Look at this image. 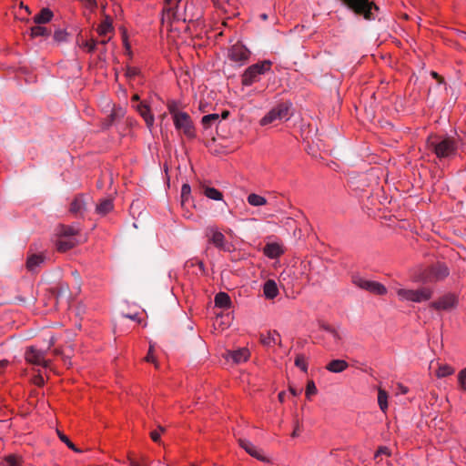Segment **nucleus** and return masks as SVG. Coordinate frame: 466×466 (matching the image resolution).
Here are the masks:
<instances>
[{
	"mask_svg": "<svg viewBox=\"0 0 466 466\" xmlns=\"http://www.w3.org/2000/svg\"><path fill=\"white\" fill-rule=\"evenodd\" d=\"M427 146L439 158L451 157L456 155L458 148L455 139L450 137L430 136Z\"/></svg>",
	"mask_w": 466,
	"mask_h": 466,
	"instance_id": "nucleus-1",
	"label": "nucleus"
},
{
	"mask_svg": "<svg viewBox=\"0 0 466 466\" xmlns=\"http://www.w3.org/2000/svg\"><path fill=\"white\" fill-rule=\"evenodd\" d=\"M271 66L272 62L269 60H263L249 66L241 76V84L245 86H250L258 82L261 76L270 71Z\"/></svg>",
	"mask_w": 466,
	"mask_h": 466,
	"instance_id": "nucleus-2",
	"label": "nucleus"
},
{
	"mask_svg": "<svg viewBox=\"0 0 466 466\" xmlns=\"http://www.w3.org/2000/svg\"><path fill=\"white\" fill-rule=\"evenodd\" d=\"M434 290L429 287H421L417 289H397L396 294L401 301H410L421 303L430 300L433 296Z\"/></svg>",
	"mask_w": 466,
	"mask_h": 466,
	"instance_id": "nucleus-3",
	"label": "nucleus"
},
{
	"mask_svg": "<svg viewBox=\"0 0 466 466\" xmlns=\"http://www.w3.org/2000/svg\"><path fill=\"white\" fill-rule=\"evenodd\" d=\"M450 274L445 264L437 263L425 268L419 276L418 280L423 283H436L443 280Z\"/></svg>",
	"mask_w": 466,
	"mask_h": 466,
	"instance_id": "nucleus-4",
	"label": "nucleus"
},
{
	"mask_svg": "<svg viewBox=\"0 0 466 466\" xmlns=\"http://www.w3.org/2000/svg\"><path fill=\"white\" fill-rule=\"evenodd\" d=\"M175 128L183 133L187 138L196 137V128L190 116L184 112L182 114H177L173 119Z\"/></svg>",
	"mask_w": 466,
	"mask_h": 466,
	"instance_id": "nucleus-5",
	"label": "nucleus"
},
{
	"mask_svg": "<svg viewBox=\"0 0 466 466\" xmlns=\"http://www.w3.org/2000/svg\"><path fill=\"white\" fill-rule=\"evenodd\" d=\"M289 107V105L284 103L277 105L261 118L260 125L267 126L276 121L288 120Z\"/></svg>",
	"mask_w": 466,
	"mask_h": 466,
	"instance_id": "nucleus-6",
	"label": "nucleus"
},
{
	"mask_svg": "<svg viewBox=\"0 0 466 466\" xmlns=\"http://www.w3.org/2000/svg\"><path fill=\"white\" fill-rule=\"evenodd\" d=\"M458 303V295L448 292L431 302L429 307L436 311H451L457 307Z\"/></svg>",
	"mask_w": 466,
	"mask_h": 466,
	"instance_id": "nucleus-7",
	"label": "nucleus"
},
{
	"mask_svg": "<svg viewBox=\"0 0 466 466\" xmlns=\"http://www.w3.org/2000/svg\"><path fill=\"white\" fill-rule=\"evenodd\" d=\"M352 283L358 288L367 290L375 295H385L387 293V288L377 281L367 279L360 276H353Z\"/></svg>",
	"mask_w": 466,
	"mask_h": 466,
	"instance_id": "nucleus-8",
	"label": "nucleus"
},
{
	"mask_svg": "<svg viewBox=\"0 0 466 466\" xmlns=\"http://www.w3.org/2000/svg\"><path fill=\"white\" fill-rule=\"evenodd\" d=\"M249 56V50L240 43L233 45L228 50V58L239 66L245 64L248 60Z\"/></svg>",
	"mask_w": 466,
	"mask_h": 466,
	"instance_id": "nucleus-9",
	"label": "nucleus"
},
{
	"mask_svg": "<svg viewBox=\"0 0 466 466\" xmlns=\"http://www.w3.org/2000/svg\"><path fill=\"white\" fill-rule=\"evenodd\" d=\"M25 358L27 362L44 368L49 367L50 364V361L46 360V351L37 350L35 347H29L26 350Z\"/></svg>",
	"mask_w": 466,
	"mask_h": 466,
	"instance_id": "nucleus-10",
	"label": "nucleus"
},
{
	"mask_svg": "<svg viewBox=\"0 0 466 466\" xmlns=\"http://www.w3.org/2000/svg\"><path fill=\"white\" fill-rule=\"evenodd\" d=\"M86 199L84 194L75 196L69 205V212L76 217H83L87 208Z\"/></svg>",
	"mask_w": 466,
	"mask_h": 466,
	"instance_id": "nucleus-11",
	"label": "nucleus"
},
{
	"mask_svg": "<svg viewBox=\"0 0 466 466\" xmlns=\"http://www.w3.org/2000/svg\"><path fill=\"white\" fill-rule=\"evenodd\" d=\"M238 443L250 456L261 461H268V458L263 454V451L258 449L252 442L248 440L239 439Z\"/></svg>",
	"mask_w": 466,
	"mask_h": 466,
	"instance_id": "nucleus-12",
	"label": "nucleus"
},
{
	"mask_svg": "<svg viewBox=\"0 0 466 466\" xmlns=\"http://www.w3.org/2000/svg\"><path fill=\"white\" fill-rule=\"evenodd\" d=\"M139 115L143 117L147 127L151 129L154 126L155 118L150 112L149 106L144 102L138 103L137 106H133Z\"/></svg>",
	"mask_w": 466,
	"mask_h": 466,
	"instance_id": "nucleus-13",
	"label": "nucleus"
},
{
	"mask_svg": "<svg viewBox=\"0 0 466 466\" xmlns=\"http://www.w3.org/2000/svg\"><path fill=\"white\" fill-rule=\"evenodd\" d=\"M79 243L78 238H61L57 237L56 240V249L60 252H66L74 247H76Z\"/></svg>",
	"mask_w": 466,
	"mask_h": 466,
	"instance_id": "nucleus-14",
	"label": "nucleus"
},
{
	"mask_svg": "<svg viewBox=\"0 0 466 466\" xmlns=\"http://www.w3.org/2000/svg\"><path fill=\"white\" fill-rule=\"evenodd\" d=\"M207 236L209 241L218 248H224L225 236L215 228H208Z\"/></svg>",
	"mask_w": 466,
	"mask_h": 466,
	"instance_id": "nucleus-15",
	"label": "nucleus"
},
{
	"mask_svg": "<svg viewBox=\"0 0 466 466\" xmlns=\"http://www.w3.org/2000/svg\"><path fill=\"white\" fill-rule=\"evenodd\" d=\"M80 229L75 226L59 225L56 228V237L61 238H76Z\"/></svg>",
	"mask_w": 466,
	"mask_h": 466,
	"instance_id": "nucleus-16",
	"label": "nucleus"
},
{
	"mask_svg": "<svg viewBox=\"0 0 466 466\" xmlns=\"http://www.w3.org/2000/svg\"><path fill=\"white\" fill-rule=\"evenodd\" d=\"M249 350L246 348H241L237 350L228 351L227 358L230 357L235 363L245 362L249 358Z\"/></svg>",
	"mask_w": 466,
	"mask_h": 466,
	"instance_id": "nucleus-17",
	"label": "nucleus"
},
{
	"mask_svg": "<svg viewBox=\"0 0 466 466\" xmlns=\"http://www.w3.org/2000/svg\"><path fill=\"white\" fill-rule=\"evenodd\" d=\"M260 341L263 345L270 347L280 343V335L275 330L268 331L260 335Z\"/></svg>",
	"mask_w": 466,
	"mask_h": 466,
	"instance_id": "nucleus-18",
	"label": "nucleus"
},
{
	"mask_svg": "<svg viewBox=\"0 0 466 466\" xmlns=\"http://www.w3.org/2000/svg\"><path fill=\"white\" fill-rule=\"evenodd\" d=\"M264 254L269 258H277L283 254V249L277 243H269L265 246Z\"/></svg>",
	"mask_w": 466,
	"mask_h": 466,
	"instance_id": "nucleus-19",
	"label": "nucleus"
},
{
	"mask_svg": "<svg viewBox=\"0 0 466 466\" xmlns=\"http://www.w3.org/2000/svg\"><path fill=\"white\" fill-rule=\"evenodd\" d=\"M348 367L349 364L346 360H333L326 366V369L330 372L339 373L346 370Z\"/></svg>",
	"mask_w": 466,
	"mask_h": 466,
	"instance_id": "nucleus-20",
	"label": "nucleus"
},
{
	"mask_svg": "<svg viewBox=\"0 0 466 466\" xmlns=\"http://www.w3.org/2000/svg\"><path fill=\"white\" fill-rule=\"evenodd\" d=\"M263 292L267 299H272L276 298L279 294V289L276 282L271 279L266 281L263 287Z\"/></svg>",
	"mask_w": 466,
	"mask_h": 466,
	"instance_id": "nucleus-21",
	"label": "nucleus"
},
{
	"mask_svg": "<svg viewBox=\"0 0 466 466\" xmlns=\"http://www.w3.org/2000/svg\"><path fill=\"white\" fill-rule=\"evenodd\" d=\"M216 307L221 309H229L231 305L230 297L226 292H219L215 296L214 299Z\"/></svg>",
	"mask_w": 466,
	"mask_h": 466,
	"instance_id": "nucleus-22",
	"label": "nucleus"
},
{
	"mask_svg": "<svg viewBox=\"0 0 466 466\" xmlns=\"http://www.w3.org/2000/svg\"><path fill=\"white\" fill-rule=\"evenodd\" d=\"M203 194L205 197H207L209 199L220 201L223 199V194L218 189L208 187V186H202Z\"/></svg>",
	"mask_w": 466,
	"mask_h": 466,
	"instance_id": "nucleus-23",
	"label": "nucleus"
},
{
	"mask_svg": "<svg viewBox=\"0 0 466 466\" xmlns=\"http://www.w3.org/2000/svg\"><path fill=\"white\" fill-rule=\"evenodd\" d=\"M45 260V257L39 254H33L27 258L26 268L30 271H34Z\"/></svg>",
	"mask_w": 466,
	"mask_h": 466,
	"instance_id": "nucleus-24",
	"label": "nucleus"
},
{
	"mask_svg": "<svg viewBox=\"0 0 466 466\" xmlns=\"http://www.w3.org/2000/svg\"><path fill=\"white\" fill-rule=\"evenodd\" d=\"M53 17V13L48 8H43L37 15L34 17V22L35 24L41 25L48 23Z\"/></svg>",
	"mask_w": 466,
	"mask_h": 466,
	"instance_id": "nucleus-25",
	"label": "nucleus"
},
{
	"mask_svg": "<svg viewBox=\"0 0 466 466\" xmlns=\"http://www.w3.org/2000/svg\"><path fill=\"white\" fill-rule=\"evenodd\" d=\"M220 116L218 114L206 115L201 119V125L205 129L210 128L212 126L219 122Z\"/></svg>",
	"mask_w": 466,
	"mask_h": 466,
	"instance_id": "nucleus-26",
	"label": "nucleus"
},
{
	"mask_svg": "<svg viewBox=\"0 0 466 466\" xmlns=\"http://www.w3.org/2000/svg\"><path fill=\"white\" fill-rule=\"evenodd\" d=\"M247 200L248 203L252 207H261L268 203L266 198L255 193L249 194L247 198Z\"/></svg>",
	"mask_w": 466,
	"mask_h": 466,
	"instance_id": "nucleus-27",
	"label": "nucleus"
},
{
	"mask_svg": "<svg viewBox=\"0 0 466 466\" xmlns=\"http://www.w3.org/2000/svg\"><path fill=\"white\" fill-rule=\"evenodd\" d=\"M114 208L113 201L109 198L103 199L96 206V212L100 215H106L109 213Z\"/></svg>",
	"mask_w": 466,
	"mask_h": 466,
	"instance_id": "nucleus-28",
	"label": "nucleus"
},
{
	"mask_svg": "<svg viewBox=\"0 0 466 466\" xmlns=\"http://www.w3.org/2000/svg\"><path fill=\"white\" fill-rule=\"evenodd\" d=\"M96 31L100 36H106L108 34H110L113 31V26L110 19L106 18L104 21H102L97 26Z\"/></svg>",
	"mask_w": 466,
	"mask_h": 466,
	"instance_id": "nucleus-29",
	"label": "nucleus"
},
{
	"mask_svg": "<svg viewBox=\"0 0 466 466\" xmlns=\"http://www.w3.org/2000/svg\"><path fill=\"white\" fill-rule=\"evenodd\" d=\"M455 370L448 364H439L438 370H436V377L439 379L448 377L454 373Z\"/></svg>",
	"mask_w": 466,
	"mask_h": 466,
	"instance_id": "nucleus-30",
	"label": "nucleus"
},
{
	"mask_svg": "<svg viewBox=\"0 0 466 466\" xmlns=\"http://www.w3.org/2000/svg\"><path fill=\"white\" fill-rule=\"evenodd\" d=\"M378 404L380 406V409L386 412L388 410V393L385 390L380 388L378 390Z\"/></svg>",
	"mask_w": 466,
	"mask_h": 466,
	"instance_id": "nucleus-31",
	"label": "nucleus"
},
{
	"mask_svg": "<svg viewBox=\"0 0 466 466\" xmlns=\"http://www.w3.org/2000/svg\"><path fill=\"white\" fill-rule=\"evenodd\" d=\"M181 0H165L164 10L171 14L173 16L176 15V11L180 4Z\"/></svg>",
	"mask_w": 466,
	"mask_h": 466,
	"instance_id": "nucleus-32",
	"label": "nucleus"
},
{
	"mask_svg": "<svg viewBox=\"0 0 466 466\" xmlns=\"http://www.w3.org/2000/svg\"><path fill=\"white\" fill-rule=\"evenodd\" d=\"M78 45L87 53H92L96 50L97 42L94 39L82 40L81 42H78Z\"/></svg>",
	"mask_w": 466,
	"mask_h": 466,
	"instance_id": "nucleus-33",
	"label": "nucleus"
},
{
	"mask_svg": "<svg viewBox=\"0 0 466 466\" xmlns=\"http://www.w3.org/2000/svg\"><path fill=\"white\" fill-rule=\"evenodd\" d=\"M50 35V31L46 27L40 25L31 27V36H46Z\"/></svg>",
	"mask_w": 466,
	"mask_h": 466,
	"instance_id": "nucleus-34",
	"label": "nucleus"
},
{
	"mask_svg": "<svg viewBox=\"0 0 466 466\" xmlns=\"http://www.w3.org/2000/svg\"><path fill=\"white\" fill-rule=\"evenodd\" d=\"M0 466H22L21 459L15 455H9L5 458Z\"/></svg>",
	"mask_w": 466,
	"mask_h": 466,
	"instance_id": "nucleus-35",
	"label": "nucleus"
},
{
	"mask_svg": "<svg viewBox=\"0 0 466 466\" xmlns=\"http://www.w3.org/2000/svg\"><path fill=\"white\" fill-rule=\"evenodd\" d=\"M317 387L313 380H309L306 387V397L310 400V398L317 394Z\"/></svg>",
	"mask_w": 466,
	"mask_h": 466,
	"instance_id": "nucleus-36",
	"label": "nucleus"
},
{
	"mask_svg": "<svg viewBox=\"0 0 466 466\" xmlns=\"http://www.w3.org/2000/svg\"><path fill=\"white\" fill-rule=\"evenodd\" d=\"M295 365L299 368L302 371L307 372L308 363L303 355H298L295 359Z\"/></svg>",
	"mask_w": 466,
	"mask_h": 466,
	"instance_id": "nucleus-37",
	"label": "nucleus"
},
{
	"mask_svg": "<svg viewBox=\"0 0 466 466\" xmlns=\"http://www.w3.org/2000/svg\"><path fill=\"white\" fill-rule=\"evenodd\" d=\"M57 433L61 441H63L69 449L76 452H80V451L75 446V444L69 440L67 436L61 433L60 431H57Z\"/></svg>",
	"mask_w": 466,
	"mask_h": 466,
	"instance_id": "nucleus-38",
	"label": "nucleus"
},
{
	"mask_svg": "<svg viewBox=\"0 0 466 466\" xmlns=\"http://www.w3.org/2000/svg\"><path fill=\"white\" fill-rule=\"evenodd\" d=\"M167 109H168L169 114H170V115H171V116H172V119H174V118H175V116H176L177 114H182V113H184V111L179 110V108H178V105H177V102H175V101H171V102H169V103L167 104Z\"/></svg>",
	"mask_w": 466,
	"mask_h": 466,
	"instance_id": "nucleus-39",
	"label": "nucleus"
},
{
	"mask_svg": "<svg viewBox=\"0 0 466 466\" xmlns=\"http://www.w3.org/2000/svg\"><path fill=\"white\" fill-rule=\"evenodd\" d=\"M191 194V187L188 184H184L181 187V202L182 205L187 201Z\"/></svg>",
	"mask_w": 466,
	"mask_h": 466,
	"instance_id": "nucleus-40",
	"label": "nucleus"
},
{
	"mask_svg": "<svg viewBox=\"0 0 466 466\" xmlns=\"http://www.w3.org/2000/svg\"><path fill=\"white\" fill-rule=\"evenodd\" d=\"M458 382L460 389L466 391V368L461 370L458 374Z\"/></svg>",
	"mask_w": 466,
	"mask_h": 466,
	"instance_id": "nucleus-41",
	"label": "nucleus"
},
{
	"mask_svg": "<svg viewBox=\"0 0 466 466\" xmlns=\"http://www.w3.org/2000/svg\"><path fill=\"white\" fill-rule=\"evenodd\" d=\"M145 360L147 362L154 363L156 367H157V363L156 361V358L154 356V346L150 344L147 356L145 357Z\"/></svg>",
	"mask_w": 466,
	"mask_h": 466,
	"instance_id": "nucleus-42",
	"label": "nucleus"
},
{
	"mask_svg": "<svg viewBox=\"0 0 466 466\" xmlns=\"http://www.w3.org/2000/svg\"><path fill=\"white\" fill-rule=\"evenodd\" d=\"M382 455H384L386 457H390V449L388 447H385V446L380 447L378 449V451H376V453H375V459H378V458H380Z\"/></svg>",
	"mask_w": 466,
	"mask_h": 466,
	"instance_id": "nucleus-43",
	"label": "nucleus"
},
{
	"mask_svg": "<svg viewBox=\"0 0 466 466\" xmlns=\"http://www.w3.org/2000/svg\"><path fill=\"white\" fill-rule=\"evenodd\" d=\"M67 34L63 30H56L54 34V39L56 42L66 41Z\"/></svg>",
	"mask_w": 466,
	"mask_h": 466,
	"instance_id": "nucleus-44",
	"label": "nucleus"
},
{
	"mask_svg": "<svg viewBox=\"0 0 466 466\" xmlns=\"http://www.w3.org/2000/svg\"><path fill=\"white\" fill-rule=\"evenodd\" d=\"M122 40H123V45L125 46V49H126L127 53L128 55H131V46H130V44L128 42L127 35L126 32H124L123 35H122Z\"/></svg>",
	"mask_w": 466,
	"mask_h": 466,
	"instance_id": "nucleus-45",
	"label": "nucleus"
},
{
	"mask_svg": "<svg viewBox=\"0 0 466 466\" xmlns=\"http://www.w3.org/2000/svg\"><path fill=\"white\" fill-rule=\"evenodd\" d=\"M128 461L130 466H147V461L144 458H142L141 461H137L129 457Z\"/></svg>",
	"mask_w": 466,
	"mask_h": 466,
	"instance_id": "nucleus-46",
	"label": "nucleus"
},
{
	"mask_svg": "<svg viewBox=\"0 0 466 466\" xmlns=\"http://www.w3.org/2000/svg\"><path fill=\"white\" fill-rule=\"evenodd\" d=\"M139 70L137 67H128L127 69V76L129 77L135 76L138 74Z\"/></svg>",
	"mask_w": 466,
	"mask_h": 466,
	"instance_id": "nucleus-47",
	"label": "nucleus"
},
{
	"mask_svg": "<svg viewBox=\"0 0 466 466\" xmlns=\"http://www.w3.org/2000/svg\"><path fill=\"white\" fill-rule=\"evenodd\" d=\"M214 5L219 8L225 9V4L228 2V0H212Z\"/></svg>",
	"mask_w": 466,
	"mask_h": 466,
	"instance_id": "nucleus-48",
	"label": "nucleus"
},
{
	"mask_svg": "<svg viewBox=\"0 0 466 466\" xmlns=\"http://www.w3.org/2000/svg\"><path fill=\"white\" fill-rule=\"evenodd\" d=\"M153 441L157 442L160 440V431H154L150 433Z\"/></svg>",
	"mask_w": 466,
	"mask_h": 466,
	"instance_id": "nucleus-49",
	"label": "nucleus"
},
{
	"mask_svg": "<svg viewBox=\"0 0 466 466\" xmlns=\"http://www.w3.org/2000/svg\"><path fill=\"white\" fill-rule=\"evenodd\" d=\"M398 389H399V391L401 393V394H406L408 393V388L400 383L398 384Z\"/></svg>",
	"mask_w": 466,
	"mask_h": 466,
	"instance_id": "nucleus-50",
	"label": "nucleus"
},
{
	"mask_svg": "<svg viewBox=\"0 0 466 466\" xmlns=\"http://www.w3.org/2000/svg\"><path fill=\"white\" fill-rule=\"evenodd\" d=\"M8 364V361L5 360H0V371L4 370Z\"/></svg>",
	"mask_w": 466,
	"mask_h": 466,
	"instance_id": "nucleus-51",
	"label": "nucleus"
},
{
	"mask_svg": "<svg viewBox=\"0 0 466 466\" xmlns=\"http://www.w3.org/2000/svg\"><path fill=\"white\" fill-rule=\"evenodd\" d=\"M289 391L291 392L292 395L297 396V395H299L301 392V390L298 391L295 389L290 387L289 388Z\"/></svg>",
	"mask_w": 466,
	"mask_h": 466,
	"instance_id": "nucleus-52",
	"label": "nucleus"
},
{
	"mask_svg": "<svg viewBox=\"0 0 466 466\" xmlns=\"http://www.w3.org/2000/svg\"><path fill=\"white\" fill-rule=\"evenodd\" d=\"M103 37L104 38L100 41L102 45H106L111 39V36H108L107 38H106V36Z\"/></svg>",
	"mask_w": 466,
	"mask_h": 466,
	"instance_id": "nucleus-53",
	"label": "nucleus"
},
{
	"mask_svg": "<svg viewBox=\"0 0 466 466\" xmlns=\"http://www.w3.org/2000/svg\"><path fill=\"white\" fill-rule=\"evenodd\" d=\"M139 101V96L137 94H135L132 96V102H138Z\"/></svg>",
	"mask_w": 466,
	"mask_h": 466,
	"instance_id": "nucleus-54",
	"label": "nucleus"
},
{
	"mask_svg": "<svg viewBox=\"0 0 466 466\" xmlns=\"http://www.w3.org/2000/svg\"><path fill=\"white\" fill-rule=\"evenodd\" d=\"M228 114H229V113H228V111H224V112L221 114V117H222L223 119H225V118H227V117H228Z\"/></svg>",
	"mask_w": 466,
	"mask_h": 466,
	"instance_id": "nucleus-55",
	"label": "nucleus"
},
{
	"mask_svg": "<svg viewBox=\"0 0 466 466\" xmlns=\"http://www.w3.org/2000/svg\"><path fill=\"white\" fill-rule=\"evenodd\" d=\"M55 342H56L55 338H54V337H51V338H50V341H49V347L53 346V345L55 344Z\"/></svg>",
	"mask_w": 466,
	"mask_h": 466,
	"instance_id": "nucleus-56",
	"label": "nucleus"
},
{
	"mask_svg": "<svg viewBox=\"0 0 466 466\" xmlns=\"http://www.w3.org/2000/svg\"><path fill=\"white\" fill-rule=\"evenodd\" d=\"M35 383H36L37 385H41V384H43V383H44V380H43L42 378H39V379H37V380H35Z\"/></svg>",
	"mask_w": 466,
	"mask_h": 466,
	"instance_id": "nucleus-57",
	"label": "nucleus"
},
{
	"mask_svg": "<svg viewBox=\"0 0 466 466\" xmlns=\"http://www.w3.org/2000/svg\"><path fill=\"white\" fill-rule=\"evenodd\" d=\"M284 395H285V393H284V392H280V393L279 394V400H280V401H283Z\"/></svg>",
	"mask_w": 466,
	"mask_h": 466,
	"instance_id": "nucleus-58",
	"label": "nucleus"
},
{
	"mask_svg": "<svg viewBox=\"0 0 466 466\" xmlns=\"http://www.w3.org/2000/svg\"><path fill=\"white\" fill-rule=\"evenodd\" d=\"M431 76L434 77V78H438L439 76L436 72H431Z\"/></svg>",
	"mask_w": 466,
	"mask_h": 466,
	"instance_id": "nucleus-59",
	"label": "nucleus"
},
{
	"mask_svg": "<svg viewBox=\"0 0 466 466\" xmlns=\"http://www.w3.org/2000/svg\"><path fill=\"white\" fill-rule=\"evenodd\" d=\"M261 17L265 20V19H267V15L264 14L261 15Z\"/></svg>",
	"mask_w": 466,
	"mask_h": 466,
	"instance_id": "nucleus-60",
	"label": "nucleus"
},
{
	"mask_svg": "<svg viewBox=\"0 0 466 466\" xmlns=\"http://www.w3.org/2000/svg\"><path fill=\"white\" fill-rule=\"evenodd\" d=\"M91 4L95 5V0H90Z\"/></svg>",
	"mask_w": 466,
	"mask_h": 466,
	"instance_id": "nucleus-61",
	"label": "nucleus"
}]
</instances>
